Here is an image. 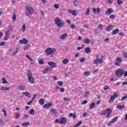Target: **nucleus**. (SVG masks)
<instances>
[{
    "mask_svg": "<svg viewBox=\"0 0 127 127\" xmlns=\"http://www.w3.org/2000/svg\"><path fill=\"white\" fill-rule=\"evenodd\" d=\"M122 62H123V59L121 58H117L116 59V62H115V64L117 66H119V65H120L119 63H122Z\"/></svg>",
    "mask_w": 127,
    "mask_h": 127,
    "instance_id": "nucleus-11",
    "label": "nucleus"
},
{
    "mask_svg": "<svg viewBox=\"0 0 127 127\" xmlns=\"http://www.w3.org/2000/svg\"><path fill=\"white\" fill-rule=\"evenodd\" d=\"M113 30V26L109 25L106 28V31L110 32Z\"/></svg>",
    "mask_w": 127,
    "mask_h": 127,
    "instance_id": "nucleus-22",
    "label": "nucleus"
},
{
    "mask_svg": "<svg viewBox=\"0 0 127 127\" xmlns=\"http://www.w3.org/2000/svg\"><path fill=\"white\" fill-rule=\"evenodd\" d=\"M44 100L42 98H40L39 100V103L41 105H44Z\"/></svg>",
    "mask_w": 127,
    "mask_h": 127,
    "instance_id": "nucleus-31",
    "label": "nucleus"
},
{
    "mask_svg": "<svg viewBox=\"0 0 127 127\" xmlns=\"http://www.w3.org/2000/svg\"><path fill=\"white\" fill-rule=\"evenodd\" d=\"M70 27H71L72 29H74V28H75V25L74 24L70 25Z\"/></svg>",
    "mask_w": 127,
    "mask_h": 127,
    "instance_id": "nucleus-63",
    "label": "nucleus"
},
{
    "mask_svg": "<svg viewBox=\"0 0 127 127\" xmlns=\"http://www.w3.org/2000/svg\"><path fill=\"white\" fill-rule=\"evenodd\" d=\"M82 121H80L78 122H77V124H75L74 126V127H80V126H81L82 125Z\"/></svg>",
    "mask_w": 127,
    "mask_h": 127,
    "instance_id": "nucleus-28",
    "label": "nucleus"
},
{
    "mask_svg": "<svg viewBox=\"0 0 127 127\" xmlns=\"http://www.w3.org/2000/svg\"><path fill=\"white\" fill-rule=\"evenodd\" d=\"M117 3L119 5H121V4H123V3H124V1H123L122 0H117Z\"/></svg>",
    "mask_w": 127,
    "mask_h": 127,
    "instance_id": "nucleus-40",
    "label": "nucleus"
},
{
    "mask_svg": "<svg viewBox=\"0 0 127 127\" xmlns=\"http://www.w3.org/2000/svg\"><path fill=\"white\" fill-rule=\"evenodd\" d=\"M5 45V43L4 42H1L0 43V46H4Z\"/></svg>",
    "mask_w": 127,
    "mask_h": 127,
    "instance_id": "nucleus-53",
    "label": "nucleus"
},
{
    "mask_svg": "<svg viewBox=\"0 0 127 127\" xmlns=\"http://www.w3.org/2000/svg\"><path fill=\"white\" fill-rule=\"evenodd\" d=\"M30 125V123L29 122H27V123H23L22 124V127H27Z\"/></svg>",
    "mask_w": 127,
    "mask_h": 127,
    "instance_id": "nucleus-30",
    "label": "nucleus"
},
{
    "mask_svg": "<svg viewBox=\"0 0 127 127\" xmlns=\"http://www.w3.org/2000/svg\"><path fill=\"white\" fill-rule=\"evenodd\" d=\"M112 113H113V110H112V109L110 108H107L105 111H103L102 112H101L100 115H101L102 116H106V115H107L106 118L109 119Z\"/></svg>",
    "mask_w": 127,
    "mask_h": 127,
    "instance_id": "nucleus-3",
    "label": "nucleus"
},
{
    "mask_svg": "<svg viewBox=\"0 0 127 127\" xmlns=\"http://www.w3.org/2000/svg\"><path fill=\"white\" fill-rule=\"evenodd\" d=\"M113 9L111 8H109L108 10L106 11L105 14H106L107 15H110V14L113 13Z\"/></svg>",
    "mask_w": 127,
    "mask_h": 127,
    "instance_id": "nucleus-17",
    "label": "nucleus"
},
{
    "mask_svg": "<svg viewBox=\"0 0 127 127\" xmlns=\"http://www.w3.org/2000/svg\"><path fill=\"white\" fill-rule=\"evenodd\" d=\"M104 62V60L102 59H96L93 61L94 64H101Z\"/></svg>",
    "mask_w": 127,
    "mask_h": 127,
    "instance_id": "nucleus-8",
    "label": "nucleus"
},
{
    "mask_svg": "<svg viewBox=\"0 0 127 127\" xmlns=\"http://www.w3.org/2000/svg\"><path fill=\"white\" fill-rule=\"evenodd\" d=\"M27 74L28 76V80L30 84H34V78L32 76V73L31 71H28L27 72Z\"/></svg>",
    "mask_w": 127,
    "mask_h": 127,
    "instance_id": "nucleus-4",
    "label": "nucleus"
},
{
    "mask_svg": "<svg viewBox=\"0 0 127 127\" xmlns=\"http://www.w3.org/2000/svg\"><path fill=\"white\" fill-rule=\"evenodd\" d=\"M69 13H71V14H72V15H74V16H76V15H77V10H72V9H70L68 11Z\"/></svg>",
    "mask_w": 127,
    "mask_h": 127,
    "instance_id": "nucleus-13",
    "label": "nucleus"
},
{
    "mask_svg": "<svg viewBox=\"0 0 127 127\" xmlns=\"http://www.w3.org/2000/svg\"><path fill=\"white\" fill-rule=\"evenodd\" d=\"M63 100L64 102H69V101H71L70 98H67L66 97L64 98Z\"/></svg>",
    "mask_w": 127,
    "mask_h": 127,
    "instance_id": "nucleus-41",
    "label": "nucleus"
},
{
    "mask_svg": "<svg viewBox=\"0 0 127 127\" xmlns=\"http://www.w3.org/2000/svg\"><path fill=\"white\" fill-rule=\"evenodd\" d=\"M56 52V49L52 48H48L46 50L45 54L47 56L53 57V54Z\"/></svg>",
    "mask_w": 127,
    "mask_h": 127,
    "instance_id": "nucleus-1",
    "label": "nucleus"
},
{
    "mask_svg": "<svg viewBox=\"0 0 127 127\" xmlns=\"http://www.w3.org/2000/svg\"><path fill=\"white\" fill-rule=\"evenodd\" d=\"M12 20H13V22H15V21L16 20V15L15 14L13 15Z\"/></svg>",
    "mask_w": 127,
    "mask_h": 127,
    "instance_id": "nucleus-37",
    "label": "nucleus"
},
{
    "mask_svg": "<svg viewBox=\"0 0 127 127\" xmlns=\"http://www.w3.org/2000/svg\"><path fill=\"white\" fill-rule=\"evenodd\" d=\"M95 105L96 104L94 102L92 103L90 106V110H92L94 108V107H95Z\"/></svg>",
    "mask_w": 127,
    "mask_h": 127,
    "instance_id": "nucleus-35",
    "label": "nucleus"
},
{
    "mask_svg": "<svg viewBox=\"0 0 127 127\" xmlns=\"http://www.w3.org/2000/svg\"><path fill=\"white\" fill-rule=\"evenodd\" d=\"M55 123H57V124H60V125H62V124L65 125L66 123H67V119L65 117L62 118L60 120L59 119H57L55 121Z\"/></svg>",
    "mask_w": 127,
    "mask_h": 127,
    "instance_id": "nucleus-6",
    "label": "nucleus"
},
{
    "mask_svg": "<svg viewBox=\"0 0 127 127\" xmlns=\"http://www.w3.org/2000/svg\"><path fill=\"white\" fill-rule=\"evenodd\" d=\"M120 31L119 29H115L114 30L112 31V34L115 35V34H117V33Z\"/></svg>",
    "mask_w": 127,
    "mask_h": 127,
    "instance_id": "nucleus-25",
    "label": "nucleus"
},
{
    "mask_svg": "<svg viewBox=\"0 0 127 127\" xmlns=\"http://www.w3.org/2000/svg\"><path fill=\"white\" fill-rule=\"evenodd\" d=\"M22 30L23 32L25 31V24L23 25Z\"/></svg>",
    "mask_w": 127,
    "mask_h": 127,
    "instance_id": "nucleus-58",
    "label": "nucleus"
},
{
    "mask_svg": "<svg viewBox=\"0 0 127 127\" xmlns=\"http://www.w3.org/2000/svg\"><path fill=\"white\" fill-rule=\"evenodd\" d=\"M29 114L30 115H34V114H35V111L33 110V109H31L29 112Z\"/></svg>",
    "mask_w": 127,
    "mask_h": 127,
    "instance_id": "nucleus-36",
    "label": "nucleus"
},
{
    "mask_svg": "<svg viewBox=\"0 0 127 127\" xmlns=\"http://www.w3.org/2000/svg\"><path fill=\"white\" fill-rule=\"evenodd\" d=\"M69 116L72 117L73 119H76V115L73 114V113H69Z\"/></svg>",
    "mask_w": 127,
    "mask_h": 127,
    "instance_id": "nucleus-45",
    "label": "nucleus"
},
{
    "mask_svg": "<svg viewBox=\"0 0 127 127\" xmlns=\"http://www.w3.org/2000/svg\"><path fill=\"white\" fill-rule=\"evenodd\" d=\"M98 28L100 30H102L103 29V24H101L98 25Z\"/></svg>",
    "mask_w": 127,
    "mask_h": 127,
    "instance_id": "nucleus-44",
    "label": "nucleus"
},
{
    "mask_svg": "<svg viewBox=\"0 0 127 127\" xmlns=\"http://www.w3.org/2000/svg\"><path fill=\"white\" fill-rule=\"evenodd\" d=\"M110 87H109V86H108V85H105V86H104V90H105V91H107V90H109V88Z\"/></svg>",
    "mask_w": 127,
    "mask_h": 127,
    "instance_id": "nucleus-49",
    "label": "nucleus"
},
{
    "mask_svg": "<svg viewBox=\"0 0 127 127\" xmlns=\"http://www.w3.org/2000/svg\"><path fill=\"white\" fill-rule=\"evenodd\" d=\"M20 117V115H19V114H16L15 119H19Z\"/></svg>",
    "mask_w": 127,
    "mask_h": 127,
    "instance_id": "nucleus-50",
    "label": "nucleus"
},
{
    "mask_svg": "<svg viewBox=\"0 0 127 127\" xmlns=\"http://www.w3.org/2000/svg\"><path fill=\"white\" fill-rule=\"evenodd\" d=\"M83 42H84L85 44H90L91 41L89 39L86 38L84 40Z\"/></svg>",
    "mask_w": 127,
    "mask_h": 127,
    "instance_id": "nucleus-21",
    "label": "nucleus"
},
{
    "mask_svg": "<svg viewBox=\"0 0 127 127\" xmlns=\"http://www.w3.org/2000/svg\"><path fill=\"white\" fill-rule=\"evenodd\" d=\"M2 81V84H7V81H6V79H5V78H3Z\"/></svg>",
    "mask_w": 127,
    "mask_h": 127,
    "instance_id": "nucleus-48",
    "label": "nucleus"
},
{
    "mask_svg": "<svg viewBox=\"0 0 127 127\" xmlns=\"http://www.w3.org/2000/svg\"><path fill=\"white\" fill-rule=\"evenodd\" d=\"M26 10L27 11V13H26L27 16H28V14H32L34 10H33V8L31 6H27L25 7Z\"/></svg>",
    "mask_w": 127,
    "mask_h": 127,
    "instance_id": "nucleus-7",
    "label": "nucleus"
},
{
    "mask_svg": "<svg viewBox=\"0 0 127 127\" xmlns=\"http://www.w3.org/2000/svg\"><path fill=\"white\" fill-rule=\"evenodd\" d=\"M58 85H59V86H62L63 85V82H62L61 81H59L58 82Z\"/></svg>",
    "mask_w": 127,
    "mask_h": 127,
    "instance_id": "nucleus-54",
    "label": "nucleus"
},
{
    "mask_svg": "<svg viewBox=\"0 0 127 127\" xmlns=\"http://www.w3.org/2000/svg\"><path fill=\"white\" fill-rule=\"evenodd\" d=\"M24 51L28 50V45L25 46L23 48Z\"/></svg>",
    "mask_w": 127,
    "mask_h": 127,
    "instance_id": "nucleus-52",
    "label": "nucleus"
},
{
    "mask_svg": "<svg viewBox=\"0 0 127 127\" xmlns=\"http://www.w3.org/2000/svg\"><path fill=\"white\" fill-rule=\"evenodd\" d=\"M123 76H124V77H127V71H125V70H124V72L123 73Z\"/></svg>",
    "mask_w": 127,
    "mask_h": 127,
    "instance_id": "nucleus-56",
    "label": "nucleus"
},
{
    "mask_svg": "<svg viewBox=\"0 0 127 127\" xmlns=\"http://www.w3.org/2000/svg\"><path fill=\"white\" fill-rule=\"evenodd\" d=\"M54 7L56 8H59V5L58 4H54Z\"/></svg>",
    "mask_w": 127,
    "mask_h": 127,
    "instance_id": "nucleus-55",
    "label": "nucleus"
},
{
    "mask_svg": "<svg viewBox=\"0 0 127 127\" xmlns=\"http://www.w3.org/2000/svg\"><path fill=\"white\" fill-rule=\"evenodd\" d=\"M110 18H115V14H112L110 16Z\"/></svg>",
    "mask_w": 127,
    "mask_h": 127,
    "instance_id": "nucleus-62",
    "label": "nucleus"
},
{
    "mask_svg": "<svg viewBox=\"0 0 127 127\" xmlns=\"http://www.w3.org/2000/svg\"><path fill=\"white\" fill-rule=\"evenodd\" d=\"M52 103L50 102L49 103L45 104L43 105V107L45 109H48L50 108V107H52Z\"/></svg>",
    "mask_w": 127,
    "mask_h": 127,
    "instance_id": "nucleus-14",
    "label": "nucleus"
},
{
    "mask_svg": "<svg viewBox=\"0 0 127 127\" xmlns=\"http://www.w3.org/2000/svg\"><path fill=\"white\" fill-rule=\"evenodd\" d=\"M86 15H89L90 14V8H87L86 9V11L85 12Z\"/></svg>",
    "mask_w": 127,
    "mask_h": 127,
    "instance_id": "nucleus-39",
    "label": "nucleus"
},
{
    "mask_svg": "<svg viewBox=\"0 0 127 127\" xmlns=\"http://www.w3.org/2000/svg\"><path fill=\"white\" fill-rule=\"evenodd\" d=\"M39 64H44V61H43V59H41L39 61Z\"/></svg>",
    "mask_w": 127,
    "mask_h": 127,
    "instance_id": "nucleus-43",
    "label": "nucleus"
},
{
    "mask_svg": "<svg viewBox=\"0 0 127 127\" xmlns=\"http://www.w3.org/2000/svg\"><path fill=\"white\" fill-rule=\"evenodd\" d=\"M19 43L20 44H27L28 43V40L26 38H24L23 40H19Z\"/></svg>",
    "mask_w": 127,
    "mask_h": 127,
    "instance_id": "nucleus-12",
    "label": "nucleus"
},
{
    "mask_svg": "<svg viewBox=\"0 0 127 127\" xmlns=\"http://www.w3.org/2000/svg\"><path fill=\"white\" fill-rule=\"evenodd\" d=\"M84 74L85 76H90L91 75V73L89 71H85Z\"/></svg>",
    "mask_w": 127,
    "mask_h": 127,
    "instance_id": "nucleus-42",
    "label": "nucleus"
},
{
    "mask_svg": "<svg viewBox=\"0 0 127 127\" xmlns=\"http://www.w3.org/2000/svg\"><path fill=\"white\" fill-rule=\"evenodd\" d=\"M87 103H88V102L87 101V100H84L82 102V105H85V104H87Z\"/></svg>",
    "mask_w": 127,
    "mask_h": 127,
    "instance_id": "nucleus-61",
    "label": "nucleus"
},
{
    "mask_svg": "<svg viewBox=\"0 0 127 127\" xmlns=\"http://www.w3.org/2000/svg\"><path fill=\"white\" fill-rule=\"evenodd\" d=\"M60 90H61V92H62V93H64V92H65V89L63 87L61 88Z\"/></svg>",
    "mask_w": 127,
    "mask_h": 127,
    "instance_id": "nucleus-57",
    "label": "nucleus"
},
{
    "mask_svg": "<svg viewBox=\"0 0 127 127\" xmlns=\"http://www.w3.org/2000/svg\"><path fill=\"white\" fill-rule=\"evenodd\" d=\"M73 4L74 5H75V6L76 5H78V0H73Z\"/></svg>",
    "mask_w": 127,
    "mask_h": 127,
    "instance_id": "nucleus-46",
    "label": "nucleus"
},
{
    "mask_svg": "<svg viewBox=\"0 0 127 127\" xmlns=\"http://www.w3.org/2000/svg\"><path fill=\"white\" fill-rule=\"evenodd\" d=\"M116 108L117 109H119V110H124L125 109V105L122 106V105H117Z\"/></svg>",
    "mask_w": 127,
    "mask_h": 127,
    "instance_id": "nucleus-29",
    "label": "nucleus"
},
{
    "mask_svg": "<svg viewBox=\"0 0 127 127\" xmlns=\"http://www.w3.org/2000/svg\"><path fill=\"white\" fill-rule=\"evenodd\" d=\"M69 62V60L67 59H65L63 61V64H64V65H66V64H67Z\"/></svg>",
    "mask_w": 127,
    "mask_h": 127,
    "instance_id": "nucleus-33",
    "label": "nucleus"
},
{
    "mask_svg": "<svg viewBox=\"0 0 127 127\" xmlns=\"http://www.w3.org/2000/svg\"><path fill=\"white\" fill-rule=\"evenodd\" d=\"M124 70L122 68H118L115 71L116 76L118 78H121L124 75Z\"/></svg>",
    "mask_w": 127,
    "mask_h": 127,
    "instance_id": "nucleus-5",
    "label": "nucleus"
},
{
    "mask_svg": "<svg viewBox=\"0 0 127 127\" xmlns=\"http://www.w3.org/2000/svg\"><path fill=\"white\" fill-rule=\"evenodd\" d=\"M67 36H68V34L65 33V34H64L63 35H62L60 38V39H62V40H64L65 38H66V37H67Z\"/></svg>",
    "mask_w": 127,
    "mask_h": 127,
    "instance_id": "nucleus-20",
    "label": "nucleus"
},
{
    "mask_svg": "<svg viewBox=\"0 0 127 127\" xmlns=\"http://www.w3.org/2000/svg\"><path fill=\"white\" fill-rule=\"evenodd\" d=\"M127 95L125 96H123L122 99H121V101H123L125 100V99H127Z\"/></svg>",
    "mask_w": 127,
    "mask_h": 127,
    "instance_id": "nucleus-60",
    "label": "nucleus"
},
{
    "mask_svg": "<svg viewBox=\"0 0 127 127\" xmlns=\"http://www.w3.org/2000/svg\"><path fill=\"white\" fill-rule=\"evenodd\" d=\"M93 11L95 13V14H97V13H100V12H101V8L98 7L97 10L96 8H93Z\"/></svg>",
    "mask_w": 127,
    "mask_h": 127,
    "instance_id": "nucleus-16",
    "label": "nucleus"
},
{
    "mask_svg": "<svg viewBox=\"0 0 127 127\" xmlns=\"http://www.w3.org/2000/svg\"><path fill=\"white\" fill-rule=\"evenodd\" d=\"M26 58H28L30 61H33V59H32L31 58H30V57H29V56L28 55H26Z\"/></svg>",
    "mask_w": 127,
    "mask_h": 127,
    "instance_id": "nucleus-51",
    "label": "nucleus"
},
{
    "mask_svg": "<svg viewBox=\"0 0 127 127\" xmlns=\"http://www.w3.org/2000/svg\"><path fill=\"white\" fill-rule=\"evenodd\" d=\"M123 56H124L125 58H127V52L124 53Z\"/></svg>",
    "mask_w": 127,
    "mask_h": 127,
    "instance_id": "nucleus-59",
    "label": "nucleus"
},
{
    "mask_svg": "<svg viewBox=\"0 0 127 127\" xmlns=\"http://www.w3.org/2000/svg\"><path fill=\"white\" fill-rule=\"evenodd\" d=\"M48 64L49 65V66H50V67H51L50 68H56V67H57V64L53 62H48Z\"/></svg>",
    "mask_w": 127,
    "mask_h": 127,
    "instance_id": "nucleus-9",
    "label": "nucleus"
},
{
    "mask_svg": "<svg viewBox=\"0 0 127 127\" xmlns=\"http://www.w3.org/2000/svg\"><path fill=\"white\" fill-rule=\"evenodd\" d=\"M119 119L118 117H116V118H114L113 119V121L112 122H110V123L108 124V126H111V125L113 124H115V123H116L117 120H118Z\"/></svg>",
    "mask_w": 127,
    "mask_h": 127,
    "instance_id": "nucleus-18",
    "label": "nucleus"
},
{
    "mask_svg": "<svg viewBox=\"0 0 127 127\" xmlns=\"http://www.w3.org/2000/svg\"><path fill=\"white\" fill-rule=\"evenodd\" d=\"M18 88L20 91H23V90H25V86L24 85H19L18 86Z\"/></svg>",
    "mask_w": 127,
    "mask_h": 127,
    "instance_id": "nucleus-24",
    "label": "nucleus"
},
{
    "mask_svg": "<svg viewBox=\"0 0 127 127\" xmlns=\"http://www.w3.org/2000/svg\"><path fill=\"white\" fill-rule=\"evenodd\" d=\"M50 112L52 114L53 116H56V115H57V110H56V109H51Z\"/></svg>",
    "mask_w": 127,
    "mask_h": 127,
    "instance_id": "nucleus-19",
    "label": "nucleus"
},
{
    "mask_svg": "<svg viewBox=\"0 0 127 127\" xmlns=\"http://www.w3.org/2000/svg\"><path fill=\"white\" fill-rule=\"evenodd\" d=\"M0 90L1 91H9V87H2Z\"/></svg>",
    "mask_w": 127,
    "mask_h": 127,
    "instance_id": "nucleus-32",
    "label": "nucleus"
},
{
    "mask_svg": "<svg viewBox=\"0 0 127 127\" xmlns=\"http://www.w3.org/2000/svg\"><path fill=\"white\" fill-rule=\"evenodd\" d=\"M55 24L57 25L58 27H61V28L64 27V22H62V20L58 17L55 18Z\"/></svg>",
    "mask_w": 127,
    "mask_h": 127,
    "instance_id": "nucleus-2",
    "label": "nucleus"
},
{
    "mask_svg": "<svg viewBox=\"0 0 127 127\" xmlns=\"http://www.w3.org/2000/svg\"><path fill=\"white\" fill-rule=\"evenodd\" d=\"M115 99L116 98H115V96H114L113 95H111V97L109 99L110 103H113V102L115 101Z\"/></svg>",
    "mask_w": 127,
    "mask_h": 127,
    "instance_id": "nucleus-27",
    "label": "nucleus"
},
{
    "mask_svg": "<svg viewBox=\"0 0 127 127\" xmlns=\"http://www.w3.org/2000/svg\"><path fill=\"white\" fill-rule=\"evenodd\" d=\"M51 70H52L51 67H47L46 68H45V69L43 70V73L44 74H46V73H48V72L51 71Z\"/></svg>",
    "mask_w": 127,
    "mask_h": 127,
    "instance_id": "nucleus-15",
    "label": "nucleus"
},
{
    "mask_svg": "<svg viewBox=\"0 0 127 127\" xmlns=\"http://www.w3.org/2000/svg\"><path fill=\"white\" fill-rule=\"evenodd\" d=\"M89 94H90V92L89 91H86L85 93L84 96L85 98H87L88 97V96H89Z\"/></svg>",
    "mask_w": 127,
    "mask_h": 127,
    "instance_id": "nucleus-47",
    "label": "nucleus"
},
{
    "mask_svg": "<svg viewBox=\"0 0 127 127\" xmlns=\"http://www.w3.org/2000/svg\"><path fill=\"white\" fill-rule=\"evenodd\" d=\"M9 39V31H6L5 32V36L4 37V41L8 40Z\"/></svg>",
    "mask_w": 127,
    "mask_h": 127,
    "instance_id": "nucleus-10",
    "label": "nucleus"
},
{
    "mask_svg": "<svg viewBox=\"0 0 127 127\" xmlns=\"http://www.w3.org/2000/svg\"><path fill=\"white\" fill-rule=\"evenodd\" d=\"M2 112H3V113H4V117H7V114H6V111H5V109L3 108L2 109Z\"/></svg>",
    "mask_w": 127,
    "mask_h": 127,
    "instance_id": "nucleus-38",
    "label": "nucleus"
},
{
    "mask_svg": "<svg viewBox=\"0 0 127 127\" xmlns=\"http://www.w3.org/2000/svg\"><path fill=\"white\" fill-rule=\"evenodd\" d=\"M83 47H78L77 48V50H81V49H83Z\"/></svg>",
    "mask_w": 127,
    "mask_h": 127,
    "instance_id": "nucleus-64",
    "label": "nucleus"
},
{
    "mask_svg": "<svg viewBox=\"0 0 127 127\" xmlns=\"http://www.w3.org/2000/svg\"><path fill=\"white\" fill-rule=\"evenodd\" d=\"M18 49V48H17L16 50H15V51L12 54V56H15V55H16V54H17V53H18V50H17Z\"/></svg>",
    "mask_w": 127,
    "mask_h": 127,
    "instance_id": "nucleus-34",
    "label": "nucleus"
},
{
    "mask_svg": "<svg viewBox=\"0 0 127 127\" xmlns=\"http://www.w3.org/2000/svg\"><path fill=\"white\" fill-rule=\"evenodd\" d=\"M91 51V49L89 47L85 48V52L87 54L90 53V52Z\"/></svg>",
    "mask_w": 127,
    "mask_h": 127,
    "instance_id": "nucleus-26",
    "label": "nucleus"
},
{
    "mask_svg": "<svg viewBox=\"0 0 127 127\" xmlns=\"http://www.w3.org/2000/svg\"><path fill=\"white\" fill-rule=\"evenodd\" d=\"M23 95H25V96H26V97H28V98H30L31 97V95H30V93L27 92H23Z\"/></svg>",
    "mask_w": 127,
    "mask_h": 127,
    "instance_id": "nucleus-23",
    "label": "nucleus"
}]
</instances>
